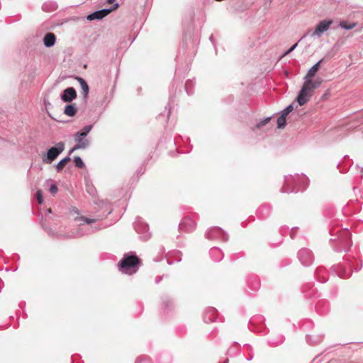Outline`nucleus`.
Here are the masks:
<instances>
[{
  "instance_id": "473e14b6",
  "label": "nucleus",
  "mask_w": 363,
  "mask_h": 363,
  "mask_svg": "<svg viewBox=\"0 0 363 363\" xmlns=\"http://www.w3.org/2000/svg\"><path fill=\"white\" fill-rule=\"evenodd\" d=\"M297 45H298V43H295L286 52H285L283 55L285 56V55H287L289 53H291L297 47Z\"/></svg>"
},
{
  "instance_id": "58836bf2",
  "label": "nucleus",
  "mask_w": 363,
  "mask_h": 363,
  "mask_svg": "<svg viewBox=\"0 0 363 363\" xmlns=\"http://www.w3.org/2000/svg\"><path fill=\"white\" fill-rule=\"evenodd\" d=\"M223 363H228V359H225Z\"/></svg>"
},
{
  "instance_id": "72a5a7b5",
  "label": "nucleus",
  "mask_w": 363,
  "mask_h": 363,
  "mask_svg": "<svg viewBox=\"0 0 363 363\" xmlns=\"http://www.w3.org/2000/svg\"><path fill=\"white\" fill-rule=\"evenodd\" d=\"M135 363H150L147 359L145 358H138L136 360Z\"/></svg>"
},
{
  "instance_id": "f3484780",
  "label": "nucleus",
  "mask_w": 363,
  "mask_h": 363,
  "mask_svg": "<svg viewBox=\"0 0 363 363\" xmlns=\"http://www.w3.org/2000/svg\"><path fill=\"white\" fill-rule=\"evenodd\" d=\"M323 62V60H319L317 63H315L313 66L311 67V69L307 72L306 75L304 77V79L313 78L316 72L318 71L320 65Z\"/></svg>"
},
{
  "instance_id": "7c9ffc66",
  "label": "nucleus",
  "mask_w": 363,
  "mask_h": 363,
  "mask_svg": "<svg viewBox=\"0 0 363 363\" xmlns=\"http://www.w3.org/2000/svg\"><path fill=\"white\" fill-rule=\"evenodd\" d=\"M270 120H271L270 117L266 118L265 119L261 121L259 123H257V127L261 128V127L264 126L267 123H269Z\"/></svg>"
},
{
  "instance_id": "bb28decb",
  "label": "nucleus",
  "mask_w": 363,
  "mask_h": 363,
  "mask_svg": "<svg viewBox=\"0 0 363 363\" xmlns=\"http://www.w3.org/2000/svg\"><path fill=\"white\" fill-rule=\"evenodd\" d=\"M93 128V125H88L83 128L82 131H79L81 134L86 135L89 134V133L91 130Z\"/></svg>"
},
{
  "instance_id": "39448f33",
  "label": "nucleus",
  "mask_w": 363,
  "mask_h": 363,
  "mask_svg": "<svg viewBox=\"0 0 363 363\" xmlns=\"http://www.w3.org/2000/svg\"><path fill=\"white\" fill-rule=\"evenodd\" d=\"M64 150L65 143L63 142L58 143L55 147H52L48 150L47 155L42 158L43 162L45 164L52 163Z\"/></svg>"
},
{
  "instance_id": "9d476101",
  "label": "nucleus",
  "mask_w": 363,
  "mask_h": 363,
  "mask_svg": "<svg viewBox=\"0 0 363 363\" xmlns=\"http://www.w3.org/2000/svg\"><path fill=\"white\" fill-rule=\"evenodd\" d=\"M362 267V264H361L360 267L359 268H354L353 263H351L350 262L348 263V269L346 267H344L342 265H338L336 267V272L338 276L341 278H348L351 275V270L352 269H354L355 271H358Z\"/></svg>"
},
{
  "instance_id": "c85d7f7f",
  "label": "nucleus",
  "mask_w": 363,
  "mask_h": 363,
  "mask_svg": "<svg viewBox=\"0 0 363 363\" xmlns=\"http://www.w3.org/2000/svg\"><path fill=\"white\" fill-rule=\"evenodd\" d=\"M193 86V82L191 81V80H189L186 82V84H185V88H186V93L187 94L190 95L193 92L191 91V87Z\"/></svg>"
},
{
  "instance_id": "423d86ee",
  "label": "nucleus",
  "mask_w": 363,
  "mask_h": 363,
  "mask_svg": "<svg viewBox=\"0 0 363 363\" xmlns=\"http://www.w3.org/2000/svg\"><path fill=\"white\" fill-rule=\"evenodd\" d=\"M75 220L76 221H82L83 223H80L79 229L76 233V234L72 236L73 238L81 237V236H83V235H85L92 233L93 230L89 227L85 226L84 223H86L89 225V224L94 223L96 220V219H90V218H86L84 216H81V217L77 218L75 219Z\"/></svg>"
},
{
  "instance_id": "c756f323",
  "label": "nucleus",
  "mask_w": 363,
  "mask_h": 363,
  "mask_svg": "<svg viewBox=\"0 0 363 363\" xmlns=\"http://www.w3.org/2000/svg\"><path fill=\"white\" fill-rule=\"evenodd\" d=\"M38 203L42 204L43 203V194L41 190H38L36 193Z\"/></svg>"
},
{
  "instance_id": "f704fd0d",
  "label": "nucleus",
  "mask_w": 363,
  "mask_h": 363,
  "mask_svg": "<svg viewBox=\"0 0 363 363\" xmlns=\"http://www.w3.org/2000/svg\"><path fill=\"white\" fill-rule=\"evenodd\" d=\"M88 192L90 194H94V190L93 189L92 187H88V189H87Z\"/></svg>"
},
{
  "instance_id": "dca6fc26",
  "label": "nucleus",
  "mask_w": 363,
  "mask_h": 363,
  "mask_svg": "<svg viewBox=\"0 0 363 363\" xmlns=\"http://www.w3.org/2000/svg\"><path fill=\"white\" fill-rule=\"evenodd\" d=\"M56 41L55 35L52 33H48L43 38V43L45 47L50 48L53 46Z\"/></svg>"
},
{
  "instance_id": "1a4fd4ad",
  "label": "nucleus",
  "mask_w": 363,
  "mask_h": 363,
  "mask_svg": "<svg viewBox=\"0 0 363 363\" xmlns=\"http://www.w3.org/2000/svg\"><path fill=\"white\" fill-rule=\"evenodd\" d=\"M74 138L76 142L74 150L86 149L90 145V140L86 138V135L81 134L80 132H77Z\"/></svg>"
},
{
  "instance_id": "412c9836",
  "label": "nucleus",
  "mask_w": 363,
  "mask_h": 363,
  "mask_svg": "<svg viewBox=\"0 0 363 363\" xmlns=\"http://www.w3.org/2000/svg\"><path fill=\"white\" fill-rule=\"evenodd\" d=\"M77 113L75 104H68L65 107L64 113L69 117L74 116Z\"/></svg>"
},
{
  "instance_id": "a211bd4d",
  "label": "nucleus",
  "mask_w": 363,
  "mask_h": 363,
  "mask_svg": "<svg viewBox=\"0 0 363 363\" xmlns=\"http://www.w3.org/2000/svg\"><path fill=\"white\" fill-rule=\"evenodd\" d=\"M77 79L78 80V82L80 84L84 98L86 99L88 97V94H89V88L88 84L82 77H77Z\"/></svg>"
},
{
  "instance_id": "393cba45",
  "label": "nucleus",
  "mask_w": 363,
  "mask_h": 363,
  "mask_svg": "<svg viewBox=\"0 0 363 363\" xmlns=\"http://www.w3.org/2000/svg\"><path fill=\"white\" fill-rule=\"evenodd\" d=\"M286 116L281 114V116L277 118V128H284L286 125Z\"/></svg>"
},
{
  "instance_id": "0eeeda50",
  "label": "nucleus",
  "mask_w": 363,
  "mask_h": 363,
  "mask_svg": "<svg viewBox=\"0 0 363 363\" xmlns=\"http://www.w3.org/2000/svg\"><path fill=\"white\" fill-rule=\"evenodd\" d=\"M206 238L208 240H222L227 241L228 235L221 228L213 227L208 229L206 233Z\"/></svg>"
},
{
  "instance_id": "e433bc0d",
  "label": "nucleus",
  "mask_w": 363,
  "mask_h": 363,
  "mask_svg": "<svg viewBox=\"0 0 363 363\" xmlns=\"http://www.w3.org/2000/svg\"><path fill=\"white\" fill-rule=\"evenodd\" d=\"M108 3L111 4L114 1V0H107Z\"/></svg>"
},
{
  "instance_id": "2eb2a0df",
  "label": "nucleus",
  "mask_w": 363,
  "mask_h": 363,
  "mask_svg": "<svg viewBox=\"0 0 363 363\" xmlns=\"http://www.w3.org/2000/svg\"><path fill=\"white\" fill-rule=\"evenodd\" d=\"M111 11H112V9L99 10L92 13L89 14L86 16V19L88 21L101 20L103 18H104L105 16H106Z\"/></svg>"
},
{
  "instance_id": "ddd939ff",
  "label": "nucleus",
  "mask_w": 363,
  "mask_h": 363,
  "mask_svg": "<svg viewBox=\"0 0 363 363\" xmlns=\"http://www.w3.org/2000/svg\"><path fill=\"white\" fill-rule=\"evenodd\" d=\"M179 230L183 232H191L196 228V223L190 218H185L179 225Z\"/></svg>"
},
{
  "instance_id": "6e6552de",
  "label": "nucleus",
  "mask_w": 363,
  "mask_h": 363,
  "mask_svg": "<svg viewBox=\"0 0 363 363\" xmlns=\"http://www.w3.org/2000/svg\"><path fill=\"white\" fill-rule=\"evenodd\" d=\"M333 21L330 19H325L320 21L313 32L311 33V37H320L324 32L327 31L330 26L332 25Z\"/></svg>"
},
{
  "instance_id": "20e7f679",
  "label": "nucleus",
  "mask_w": 363,
  "mask_h": 363,
  "mask_svg": "<svg viewBox=\"0 0 363 363\" xmlns=\"http://www.w3.org/2000/svg\"><path fill=\"white\" fill-rule=\"evenodd\" d=\"M140 265V259L133 254L124 255L119 263L120 270L126 274L131 275L136 273Z\"/></svg>"
},
{
  "instance_id": "2f4dec72",
  "label": "nucleus",
  "mask_w": 363,
  "mask_h": 363,
  "mask_svg": "<svg viewBox=\"0 0 363 363\" xmlns=\"http://www.w3.org/2000/svg\"><path fill=\"white\" fill-rule=\"evenodd\" d=\"M50 191L52 194H55L58 191V188L55 184H52L50 187Z\"/></svg>"
},
{
  "instance_id": "aec40b11",
  "label": "nucleus",
  "mask_w": 363,
  "mask_h": 363,
  "mask_svg": "<svg viewBox=\"0 0 363 363\" xmlns=\"http://www.w3.org/2000/svg\"><path fill=\"white\" fill-rule=\"evenodd\" d=\"M57 9L56 3L52 1L45 2L42 6V9L46 12H52Z\"/></svg>"
},
{
  "instance_id": "4c0bfd02",
  "label": "nucleus",
  "mask_w": 363,
  "mask_h": 363,
  "mask_svg": "<svg viewBox=\"0 0 363 363\" xmlns=\"http://www.w3.org/2000/svg\"><path fill=\"white\" fill-rule=\"evenodd\" d=\"M160 279H161V278H159L158 279L156 280V282L159 283L160 281Z\"/></svg>"
},
{
  "instance_id": "a878e982",
  "label": "nucleus",
  "mask_w": 363,
  "mask_h": 363,
  "mask_svg": "<svg viewBox=\"0 0 363 363\" xmlns=\"http://www.w3.org/2000/svg\"><path fill=\"white\" fill-rule=\"evenodd\" d=\"M74 161L75 162V165L78 168H82L84 166V162L82 161V158L79 156H76L74 158Z\"/></svg>"
},
{
  "instance_id": "5701e85b",
  "label": "nucleus",
  "mask_w": 363,
  "mask_h": 363,
  "mask_svg": "<svg viewBox=\"0 0 363 363\" xmlns=\"http://www.w3.org/2000/svg\"><path fill=\"white\" fill-rule=\"evenodd\" d=\"M173 302L171 299L166 297L162 301V307L164 310L169 309L171 310L173 308Z\"/></svg>"
},
{
  "instance_id": "f03ea898",
  "label": "nucleus",
  "mask_w": 363,
  "mask_h": 363,
  "mask_svg": "<svg viewBox=\"0 0 363 363\" xmlns=\"http://www.w3.org/2000/svg\"><path fill=\"white\" fill-rule=\"evenodd\" d=\"M332 235L337 234V238L331 239L335 242L334 248L337 252L347 251L352 246L351 233L347 229H341L335 232V230L330 231Z\"/></svg>"
},
{
  "instance_id": "cd10ccee",
  "label": "nucleus",
  "mask_w": 363,
  "mask_h": 363,
  "mask_svg": "<svg viewBox=\"0 0 363 363\" xmlns=\"http://www.w3.org/2000/svg\"><path fill=\"white\" fill-rule=\"evenodd\" d=\"M294 109V106L292 104L289 105L285 109L281 111V114L284 116H287L289 113H291Z\"/></svg>"
},
{
  "instance_id": "6ab92c4d",
  "label": "nucleus",
  "mask_w": 363,
  "mask_h": 363,
  "mask_svg": "<svg viewBox=\"0 0 363 363\" xmlns=\"http://www.w3.org/2000/svg\"><path fill=\"white\" fill-rule=\"evenodd\" d=\"M210 255L216 262L220 261L223 257V254L220 249L213 247L210 251Z\"/></svg>"
},
{
  "instance_id": "f257e3e1",
  "label": "nucleus",
  "mask_w": 363,
  "mask_h": 363,
  "mask_svg": "<svg viewBox=\"0 0 363 363\" xmlns=\"http://www.w3.org/2000/svg\"><path fill=\"white\" fill-rule=\"evenodd\" d=\"M308 186V179L304 175H288L284 178V186L281 191L282 193L298 192L304 189Z\"/></svg>"
},
{
  "instance_id": "9b49d317",
  "label": "nucleus",
  "mask_w": 363,
  "mask_h": 363,
  "mask_svg": "<svg viewBox=\"0 0 363 363\" xmlns=\"http://www.w3.org/2000/svg\"><path fill=\"white\" fill-rule=\"evenodd\" d=\"M298 257L302 264L305 266L310 265L313 260L312 252L306 248L301 249L298 251Z\"/></svg>"
},
{
  "instance_id": "b1692460",
  "label": "nucleus",
  "mask_w": 363,
  "mask_h": 363,
  "mask_svg": "<svg viewBox=\"0 0 363 363\" xmlns=\"http://www.w3.org/2000/svg\"><path fill=\"white\" fill-rule=\"evenodd\" d=\"M357 23H347V21H341L340 23V26L346 30H350L356 27Z\"/></svg>"
},
{
  "instance_id": "4468645a",
  "label": "nucleus",
  "mask_w": 363,
  "mask_h": 363,
  "mask_svg": "<svg viewBox=\"0 0 363 363\" xmlns=\"http://www.w3.org/2000/svg\"><path fill=\"white\" fill-rule=\"evenodd\" d=\"M77 98V92L76 90L73 87H69L65 89L62 94H61V99L64 102H71L74 99Z\"/></svg>"
},
{
  "instance_id": "7ed1b4c3",
  "label": "nucleus",
  "mask_w": 363,
  "mask_h": 363,
  "mask_svg": "<svg viewBox=\"0 0 363 363\" xmlns=\"http://www.w3.org/2000/svg\"><path fill=\"white\" fill-rule=\"evenodd\" d=\"M323 82L322 79L318 78L313 81L312 78L304 79L303 85L297 96V101L300 106L308 101V97L311 95L313 90L319 87Z\"/></svg>"
},
{
  "instance_id": "c9c22d12",
  "label": "nucleus",
  "mask_w": 363,
  "mask_h": 363,
  "mask_svg": "<svg viewBox=\"0 0 363 363\" xmlns=\"http://www.w3.org/2000/svg\"><path fill=\"white\" fill-rule=\"evenodd\" d=\"M76 150H74V147H72V149H71L69 152V155H71L72 152H74V151H75Z\"/></svg>"
},
{
  "instance_id": "f8f14e48",
  "label": "nucleus",
  "mask_w": 363,
  "mask_h": 363,
  "mask_svg": "<svg viewBox=\"0 0 363 363\" xmlns=\"http://www.w3.org/2000/svg\"><path fill=\"white\" fill-rule=\"evenodd\" d=\"M134 228L138 233L142 235L143 239L147 240L150 238V234L148 232L149 228L146 223L137 220L134 223Z\"/></svg>"
},
{
  "instance_id": "4be33fe9",
  "label": "nucleus",
  "mask_w": 363,
  "mask_h": 363,
  "mask_svg": "<svg viewBox=\"0 0 363 363\" xmlns=\"http://www.w3.org/2000/svg\"><path fill=\"white\" fill-rule=\"evenodd\" d=\"M70 160V158L69 156L65 157L64 159L61 160L56 165V169L58 172H61L66 164Z\"/></svg>"
}]
</instances>
